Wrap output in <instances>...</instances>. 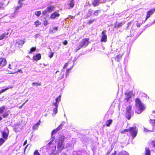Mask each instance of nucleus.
I'll return each mask as SVG.
<instances>
[{"instance_id": "obj_19", "label": "nucleus", "mask_w": 155, "mask_h": 155, "mask_svg": "<svg viewBox=\"0 0 155 155\" xmlns=\"http://www.w3.org/2000/svg\"><path fill=\"white\" fill-rule=\"evenodd\" d=\"M145 150V155H151L150 151L148 147H146Z\"/></svg>"}, {"instance_id": "obj_23", "label": "nucleus", "mask_w": 155, "mask_h": 155, "mask_svg": "<svg viewBox=\"0 0 155 155\" xmlns=\"http://www.w3.org/2000/svg\"><path fill=\"white\" fill-rule=\"evenodd\" d=\"M65 124V123L63 122L61 123L57 128V129L58 130H60L63 127L64 124Z\"/></svg>"}, {"instance_id": "obj_37", "label": "nucleus", "mask_w": 155, "mask_h": 155, "mask_svg": "<svg viewBox=\"0 0 155 155\" xmlns=\"http://www.w3.org/2000/svg\"><path fill=\"white\" fill-rule=\"evenodd\" d=\"M132 94V92H127L125 94V95L127 97H131V94Z\"/></svg>"}, {"instance_id": "obj_56", "label": "nucleus", "mask_w": 155, "mask_h": 155, "mask_svg": "<svg viewBox=\"0 0 155 155\" xmlns=\"http://www.w3.org/2000/svg\"><path fill=\"white\" fill-rule=\"evenodd\" d=\"M150 122H152L153 121H154V122L153 123H151L153 125L154 124V123L155 122V119L153 120L150 119Z\"/></svg>"}, {"instance_id": "obj_12", "label": "nucleus", "mask_w": 155, "mask_h": 155, "mask_svg": "<svg viewBox=\"0 0 155 155\" xmlns=\"http://www.w3.org/2000/svg\"><path fill=\"white\" fill-rule=\"evenodd\" d=\"M55 8V6L54 5H51L48 7L46 9L48 10V13H51L52 11L54 10Z\"/></svg>"}, {"instance_id": "obj_27", "label": "nucleus", "mask_w": 155, "mask_h": 155, "mask_svg": "<svg viewBox=\"0 0 155 155\" xmlns=\"http://www.w3.org/2000/svg\"><path fill=\"white\" fill-rule=\"evenodd\" d=\"M144 131L145 132H152L153 131V129L152 128H148L147 129L144 128Z\"/></svg>"}, {"instance_id": "obj_57", "label": "nucleus", "mask_w": 155, "mask_h": 155, "mask_svg": "<svg viewBox=\"0 0 155 155\" xmlns=\"http://www.w3.org/2000/svg\"><path fill=\"white\" fill-rule=\"evenodd\" d=\"M130 98V97H127L125 98V100H126L128 102Z\"/></svg>"}, {"instance_id": "obj_17", "label": "nucleus", "mask_w": 155, "mask_h": 155, "mask_svg": "<svg viewBox=\"0 0 155 155\" xmlns=\"http://www.w3.org/2000/svg\"><path fill=\"white\" fill-rule=\"evenodd\" d=\"M69 5V9L73 8L74 5V0H71L69 3L68 4Z\"/></svg>"}, {"instance_id": "obj_24", "label": "nucleus", "mask_w": 155, "mask_h": 155, "mask_svg": "<svg viewBox=\"0 0 155 155\" xmlns=\"http://www.w3.org/2000/svg\"><path fill=\"white\" fill-rule=\"evenodd\" d=\"M118 155H129L128 153L126 151H122L119 152Z\"/></svg>"}, {"instance_id": "obj_3", "label": "nucleus", "mask_w": 155, "mask_h": 155, "mask_svg": "<svg viewBox=\"0 0 155 155\" xmlns=\"http://www.w3.org/2000/svg\"><path fill=\"white\" fill-rule=\"evenodd\" d=\"M129 130L130 135L132 136L133 138H134L137 134V129L136 127L134 126L130 127Z\"/></svg>"}, {"instance_id": "obj_5", "label": "nucleus", "mask_w": 155, "mask_h": 155, "mask_svg": "<svg viewBox=\"0 0 155 155\" xmlns=\"http://www.w3.org/2000/svg\"><path fill=\"white\" fill-rule=\"evenodd\" d=\"M89 40V39L88 38H85L83 39L81 42L80 47L78 48L77 50V51L79 50L81 48L83 47H86L87 46L88 44Z\"/></svg>"}, {"instance_id": "obj_41", "label": "nucleus", "mask_w": 155, "mask_h": 155, "mask_svg": "<svg viewBox=\"0 0 155 155\" xmlns=\"http://www.w3.org/2000/svg\"><path fill=\"white\" fill-rule=\"evenodd\" d=\"M95 21L94 19H91L88 20L87 22V24L89 25L91 24L93 22H94Z\"/></svg>"}, {"instance_id": "obj_15", "label": "nucleus", "mask_w": 155, "mask_h": 155, "mask_svg": "<svg viewBox=\"0 0 155 155\" xmlns=\"http://www.w3.org/2000/svg\"><path fill=\"white\" fill-rule=\"evenodd\" d=\"M125 116L128 120H130L131 118V112H126Z\"/></svg>"}, {"instance_id": "obj_40", "label": "nucleus", "mask_w": 155, "mask_h": 155, "mask_svg": "<svg viewBox=\"0 0 155 155\" xmlns=\"http://www.w3.org/2000/svg\"><path fill=\"white\" fill-rule=\"evenodd\" d=\"M63 77L64 74L62 73H61L60 75L58 76V78L59 79H61L63 78Z\"/></svg>"}, {"instance_id": "obj_10", "label": "nucleus", "mask_w": 155, "mask_h": 155, "mask_svg": "<svg viewBox=\"0 0 155 155\" xmlns=\"http://www.w3.org/2000/svg\"><path fill=\"white\" fill-rule=\"evenodd\" d=\"M41 58V55L40 53H38L34 55L32 57V60L35 61L40 60Z\"/></svg>"}, {"instance_id": "obj_25", "label": "nucleus", "mask_w": 155, "mask_h": 155, "mask_svg": "<svg viewBox=\"0 0 155 155\" xmlns=\"http://www.w3.org/2000/svg\"><path fill=\"white\" fill-rule=\"evenodd\" d=\"M36 50V48L35 47H32L30 49V51L28 52V53H31L32 52L35 51Z\"/></svg>"}, {"instance_id": "obj_31", "label": "nucleus", "mask_w": 155, "mask_h": 155, "mask_svg": "<svg viewBox=\"0 0 155 155\" xmlns=\"http://www.w3.org/2000/svg\"><path fill=\"white\" fill-rule=\"evenodd\" d=\"M12 87H13L12 86L7 87L5 88V89H2L1 91L2 92V93L3 92L7 90H8L9 89L12 88Z\"/></svg>"}, {"instance_id": "obj_13", "label": "nucleus", "mask_w": 155, "mask_h": 155, "mask_svg": "<svg viewBox=\"0 0 155 155\" xmlns=\"http://www.w3.org/2000/svg\"><path fill=\"white\" fill-rule=\"evenodd\" d=\"M24 39L23 40H19L16 43V44L18 46L21 47L24 44Z\"/></svg>"}, {"instance_id": "obj_36", "label": "nucleus", "mask_w": 155, "mask_h": 155, "mask_svg": "<svg viewBox=\"0 0 155 155\" xmlns=\"http://www.w3.org/2000/svg\"><path fill=\"white\" fill-rule=\"evenodd\" d=\"M6 34L5 33H3L0 36V40L3 39L5 38L6 36Z\"/></svg>"}, {"instance_id": "obj_42", "label": "nucleus", "mask_w": 155, "mask_h": 155, "mask_svg": "<svg viewBox=\"0 0 155 155\" xmlns=\"http://www.w3.org/2000/svg\"><path fill=\"white\" fill-rule=\"evenodd\" d=\"M33 155H40L38 150H36L34 152Z\"/></svg>"}, {"instance_id": "obj_43", "label": "nucleus", "mask_w": 155, "mask_h": 155, "mask_svg": "<svg viewBox=\"0 0 155 155\" xmlns=\"http://www.w3.org/2000/svg\"><path fill=\"white\" fill-rule=\"evenodd\" d=\"M71 69V68H69L68 69L66 70V76H67L68 75L69 73L70 72V71Z\"/></svg>"}, {"instance_id": "obj_6", "label": "nucleus", "mask_w": 155, "mask_h": 155, "mask_svg": "<svg viewBox=\"0 0 155 155\" xmlns=\"http://www.w3.org/2000/svg\"><path fill=\"white\" fill-rule=\"evenodd\" d=\"M106 30H104L102 32L101 39V42H106L107 41V37L106 34Z\"/></svg>"}, {"instance_id": "obj_32", "label": "nucleus", "mask_w": 155, "mask_h": 155, "mask_svg": "<svg viewBox=\"0 0 155 155\" xmlns=\"http://www.w3.org/2000/svg\"><path fill=\"white\" fill-rule=\"evenodd\" d=\"M129 128L128 129H124L123 130L121 131L120 132V133L121 134H123L125 133L126 132H129Z\"/></svg>"}, {"instance_id": "obj_47", "label": "nucleus", "mask_w": 155, "mask_h": 155, "mask_svg": "<svg viewBox=\"0 0 155 155\" xmlns=\"http://www.w3.org/2000/svg\"><path fill=\"white\" fill-rule=\"evenodd\" d=\"M49 24L48 21L47 20H45L44 21L43 24L44 25L46 26Z\"/></svg>"}, {"instance_id": "obj_48", "label": "nucleus", "mask_w": 155, "mask_h": 155, "mask_svg": "<svg viewBox=\"0 0 155 155\" xmlns=\"http://www.w3.org/2000/svg\"><path fill=\"white\" fill-rule=\"evenodd\" d=\"M53 55H54V53H53V52H50V54L48 56V57L50 58H52L53 57Z\"/></svg>"}, {"instance_id": "obj_63", "label": "nucleus", "mask_w": 155, "mask_h": 155, "mask_svg": "<svg viewBox=\"0 0 155 155\" xmlns=\"http://www.w3.org/2000/svg\"><path fill=\"white\" fill-rule=\"evenodd\" d=\"M28 145H29V144H27L25 146V148L24 149V153L25 152L26 149L27 148V147L28 146Z\"/></svg>"}, {"instance_id": "obj_52", "label": "nucleus", "mask_w": 155, "mask_h": 155, "mask_svg": "<svg viewBox=\"0 0 155 155\" xmlns=\"http://www.w3.org/2000/svg\"><path fill=\"white\" fill-rule=\"evenodd\" d=\"M38 126L36 124L34 125L33 126V129H36L38 128Z\"/></svg>"}, {"instance_id": "obj_50", "label": "nucleus", "mask_w": 155, "mask_h": 155, "mask_svg": "<svg viewBox=\"0 0 155 155\" xmlns=\"http://www.w3.org/2000/svg\"><path fill=\"white\" fill-rule=\"evenodd\" d=\"M4 4L2 2H0V9H2L4 8Z\"/></svg>"}, {"instance_id": "obj_61", "label": "nucleus", "mask_w": 155, "mask_h": 155, "mask_svg": "<svg viewBox=\"0 0 155 155\" xmlns=\"http://www.w3.org/2000/svg\"><path fill=\"white\" fill-rule=\"evenodd\" d=\"M140 23H137L136 24V26L137 27H139V28L140 27Z\"/></svg>"}, {"instance_id": "obj_55", "label": "nucleus", "mask_w": 155, "mask_h": 155, "mask_svg": "<svg viewBox=\"0 0 155 155\" xmlns=\"http://www.w3.org/2000/svg\"><path fill=\"white\" fill-rule=\"evenodd\" d=\"M18 3L20 5H21V6L22 7V5H23V3L21 2V0H19L18 1Z\"/></svg>"}, {"instance_id": "obj_14", "label": "nucleus", "mask_w": 155, "mask_h": 155, "mask_svg": "<svg viewBox=\"0 0 155 155\" xmlns=\"http://www.w3.org/2000/svg\"><path fill=\"white\" fill-rule=\"evenodd\" d=\"M100 2L98 0H94L92 2V4L93 6L96 7L99 5Z\"/></svg>"}, {"instance_id": "obj_2", "label": "nucleus", "mask_w": 155, "mask_h": 155, "mask_svg": "<svg viewBox=\"0 0 155 155\" xmlns=\"http://www.w3.org/2000/svg\"><path fill=\"white\" fill-rule=\"evenodd\" d=\"M64 139L65 137L64 135H59L57 145L58 150L59 152H61L63 149L65 148L64 143Z\"/></svg>"}, {"instance_id": "obj_16", "label": "nucleus", "mask_w": 155, "mask_h": 155, "mask_svg": "<svg viewBox=\"0 0 155 155\" xmlns=\"http://www.w3.org/2000/svg\"><path fill=\"white\" fill-rule=\"evenodd\" d=\"M113 120L112 119H109L107 120L106 122V124L105 125L107 127H109L110 126V124L112 123Z\"/></svg>"}, {"instance_id": "obj_29", "label": "nucleus", "mask_w": 155, "mask_h": 155, "mask_svg": "<svg viewBox=\"0 0 155 155\" xmlns=\"http://www.w3.org/2000/svg\"><path fill=\"white\" fill-rule=\"evenodd\" d=\"M34 24L35 27H37L39 25L41 24V23L39 21L37 20L35 22Z\"/></svg>"}, {"instance_id": "obj_9", "label": "nucleus", "mask_w": 155, "mask_h": 155, "mask_svg": "<svg viewBox=\"0 0 155 155\" xmlns=\"http://www.w3.org/2000/svg\"><path fill=\"white\" fill-rule=\"evenodd\" d=\"M7 64L5 58H0V67H3L5 66Z\"/></svg>"}, {"instance_id": "obj_46", "label": "nucleus", "mask_w": 155, "mask_h": 155, "mask_svg": "<svg viewBox=\"0 0 155 155\" xmlns=\"http://www.w3.org/2000/svg\"><path fill=\"white\" fill-rule=\"evenodd\" d=\"M53 113L55 114H56L58 112V107H55L53 109Z\"/></svg>"}, {"instance_id": "obj_33", "label": "nucleus", "mask_w": 155, "mask_h": 155, "mask_svg": "<svg viewBox=\"0 0 155 155\" xmlns=\"http://www.w3.org/2000/svg\"><path fill=\"white\" fill-rule=\"evenodd\" d=\"M5 140L2 138H0V146L3 144L5 142Z\"/></svg>"}, {"instance_id": "obj_38", "label": "nucleus", "mask_w": 155, "mask_h": 155, "mask_svg": "<svg viewBox=\"0 0 155 155\" xmlns=\"http://www.w3.org/2000/svg\"><path fill=\"white\" fill-rule=\"evenodd\" d=\"M58 131V130L57 128L54 129L51 132L52 135H53L54 134H55Z\"/></svg>"}, {"instance_id": "obj_51", "label": "nucleus", "mask_w": 155, "mask_h": 155, "mask_svg": "<svg viewBox=\"0 0 155 155\" xmlns=\"http://www.w3.org/2000/svg\"><path fill=\"white\" fill-rule=\"evenodd\" d=\"M68 63H65L64 64V66L63 67V68L64 69V68H66L68 66Z\"/></svg>"}, {"instance_id": "obj_64", "label": "nucleus", "mask_w": 155, "mask_h": 155, "mask_svg": "<svg viewBox=\"0 0 155 155\" xmlns=\"http://www.w3.org/2000/svg\"><path fill=\"white\" fill-rule=\"evenodd\" d=\"M110 151H108L107 152V155H109V154H110Z\"/></svg>"}, {"instance_id": "obj_53", "label": "nucleus", "mask_w": 155, "mask_h": 155, "mask_svg": "<svg viewBox=\"0 0 155 155\" xmlns=\"http://www.w3.org/2000/svg\"><path fill=\"white\" fill-rule=\"evenodd\" d=\"M63 44L64 45H66L68 44V41L67 40H65L63 42H62Z\"/></svg>"}, {"instance_id": "obj_58", "label": "nucleus", "mask_w": 155, "mask_h": 155, "mask_svg": "<svg viewBox=\"0 0 155 155\" xmlns=\"http://www.w3.org/2000/svg\"><path fill=\"white\" fill-rule=\"evenodd\" d=\"M41 122V121L40 120H39L38 122L36 124H35L37 126H38L40 124Z\"/></svg>"}, {"instance_id": "obj_39", "label": "nucleus", "mask_w": 155, "mask_h": 155, "mask_svg": "<svg viewBox=\"0 0 155 155\" xmlns=\"http://www.w3.org/2000/svg\"><path fill=\"white\" fill-rule=\"evenodd\" d=\"M41 14V11H39L37 12H35V14L38 17Z\"/></svg>"}, {"instance_id": "obj_8", "label": "nucleus", "mask_w": 155, "mask_h": 155, "mask_svg": "<svg viewBox=\"0 0 155 155\" xmlns=\"http://www.w3.org/2000/svg\"><path fill=\"white\" fill-rule=\"evenodd\" d=\"M155 12V8L151 9L147 12V14L145 18V20L149 18L150 16L152 15Z\"/></svg>"}, {"instance_id": "obj_45", "label": "nucleus", "mask_w": 155, "mask_h": 155, "mask_svg": "<svg viewBox=\"0 0 155 155\" xmlns=\"http://www.w3.org/2000/svg\"><path fill=\"white\" fill-rule=\"evenodd\" d=\"M21 7L22 6H21V5L17 6L15 8V11L17 12L18 10L21 8Z\"/></svg>"}, {"instance_id": "obj_34", "label": "nucleus", "mask_w": 155, "mask_h": 155, "mask_svg": "<svg viewBox=\"0 0 155 155\" xmlns=\"http://www.w3.org/2000/svg\"><path fill=\"white\" fill-rule=\"evenodd\" d=\"M61 95H59L55 99V101L56 102H58L61 101Z\"/></svg>"}, {"instance_id": "obj_21", "label": "nucleus", "mask_w": 155, "mask_h": 155, "mask_svg": "<svg viewBox=\"0 0 155 155\" xmlns=\"http://www.w3.org/2000/svg\"><path fill=\"white\" fill-rule=\"evenodd\" d=\"M117 22H115V24L114 25V27L115 28H118L120 27L122 25L123 23L122 22H120L118 23L117 25Z\"/></svg>"}, {"instance_id": "obj_30", "label": "nucleus", "mask_w": 155, "mask_h": 155, "mask_svg": "<svg viewBox=\"0 0 155 155\" xmlns=\"http://www.w3.org/2000/svg\"><path fill=\"white\" fill-rule=\"evenodd\" d=\"M8 111H7L3 114H2V116L3 118H5L7 117L9 115V113H8Z\"/></svg>"}, {"instance_id": "obj_28", "label": "nucleus", "mask_w": 155, "mask_h": 155, "mask_svg": "<svg viewBox=\"0 0 155 155\" xmlns=\"http://www.w3.org/2000/svg\"><path fill=\"white\" fill-rule=\"evenodd\" d=\"M5 109V107L4 106H2L0 107V114L2 113L4 110Z\"/></svg>"}, {"instance_id": "obj_44", "label": "nucleus", "mask_w": 155, "mask_h": 155, "mask_svg": "<svg viewBox=\"0 0 155 155\" xmlns=\"http://www.w3.org/2000/svg\"><path fill=\"white\" fill-rule=\"evenodd\" d=\"M48 13V12L46 9L45 10L42 12V14L43 15H46Z\"/></svg>"}, {"instance_id": "obj_4", "label": "nucleus", "mask_w": 155, "mask_h": 155, "mask_svg": "<svg viewBox=\"0 0 155 155\" xmlns=\"http://www.w3.org/2000/svg\"><path fill=\"white\" fill-rule=\"evenodd\" d=\"M9 130L7 127L4 128V130L2 131V137L4 139L6 140L8 138L9 135Z\"/></svg>"}, {"instance_id": "obj_59", "label": "nucleus", "mask_w": 155, "mask_h": 155, "mask_svg": "<svg viewBox=\"0 0 155 155\" xmlns=\"http://www.w3.org/2000/svg\"><path fill=\"white\" fill-rule=\"evenodd\" d=\"M25 104V102L21 106H19L18 107V108H21L22 106L24 105Z\"/></svg>"}, {"instance_id": "obj_1", "label": "nucleus", "mask_w": 155, "mask_h": 155, "mask_svg": "<svg viewBox=\"0 0 155 155\" xmlns=\"http://www.w3.org/2000/svg\"><path fill=\"white\" fill-rule=\"evenodd\" d=\"M135 105L137 108L135 110V112L138 114H140L145 109L146 107L139 98H136L135 100Z\"/></svg>"}, {"instance_id": "obj_35", "label": "nucleus", "mask_w": 155, "mask_h": 155, "mask_svg": "<svg viewBox=\"0 0 155 155\" xmlns=\"http://www.w3.org/2000/svg\"><path fill=\"white\" fill-rule=\"evenodd\" d=\"M32 85H33V86H35V85H36V86H40L41 85L40 83L36 82H33L32 83Z\"/></svg>"}, {"instance_id": "obj_20", "label": "nucleus", "mask_w": 155, "mask_h": 155, "mask_svg": "<svg viewBox=\"0 0 155 155\" xmlns=\"http://www.w3.org/2000/svg\"><path fill=\"white\" fill-rule=\"evenodd\" d=\"M58 27H55L54 28H53V30L51 29H50L49 30V32L51 33H54L56 31H57L58 30Z\"/></svg>"}, {"instance_id": "obj_26", "label": "nucleus", "mask_w": 155, "mask_h": 155, "mask_svg": "<svg viewBox=\"0 0 155 155\" xmlns=\"http://www.w3.org/2000/svg\"><path fill=\"white\" fill-rule=\"evenodd\" d=\"M101 10L100 9L96 10L94 12V15L95 16H97L98 15V14L99 13H101Z\"/></svg>"}, {"instance_id": "obj_62", "label": "nucleus", "mask_w": 155, "mask_h": 155, "mask_svg": "<svg viewBox=\"0 0 155 155\" xmlns=\"http://www.w3.org/2000/svg\"><path fill=\"white\" fill-rule=\"evenodd\" d=\"M116 151H115L113 153H112L111 154V155H116Z\"/></svg>"}, {"instance_id": "obj_11", "label": "nucleus", "mask_w": 155, "mask_h": 155, "mask_svg": "<svg viewBox=\"0 0 155 155\" xmlns=\"http://www.w3.org/2000/svg\"><path fill=\"white\" fill-rule=\"evenodd\" d=\"M59 15L60 14L58 13L55 12L51 14L50 18H51L54 19L56 17L59 16Z\"/></svg>"}, {"instance_id": "obj_54", "label": "nucleus", "mask_w": 155, "mask_h": 155, "mask_svg": "<svg viewBox=\"0 0 155 155\" xmlns=\"http://www.w3.org/2000/svg\"><path fill=\"white\" fill-rule=\"evenodd\" d=\"M18 72H19L21 73H22L23 71L21 69H19L17 71V72L16 73H17Z\"/></svg>"}, {"instance_id": "obj_22", "label": "nucleus", "mask_w": 155, "mask_h": 155, "mask_svg": "<svg viewBox=\"0 0 155 155\" xmlns=\"http://www.w3.org/2000/svg\"><path fill=\"white\" fill-rule=\"evenodd\" d=\"M132 109V106L130 105L126 107V112H131V111Z\"/></svg>"}, {"instance_id": "obj_49", "label": "nucleus", "mask_w": 155, "mask_h": 155, "mask_svg": "<svg viewBox=\"0 0 155 155\" xmlns=\"http://www.w3.org/2000/svg\"><path fill=\"white\" fill-rule=\"evenodd\" d=\"M57 103L55 101V103H53L52 104L54 106L56 107H58V105Z\"/></svg>"}, {"instance_id": "obj_18", "label": "nucleus", "mask_w": 155, "mask_h": 155, "mask_svg": "<svg viewBox=\"0 0 155 155\" xmlns=\"http://www.w3.org/2000/svg\"><path fill=\"white\" fill-rule=\"evenodd\" d=\"M122 55L119 54L117 55L115 58V60L117 61H119L120 59L122 58Z\"/></svg>"}, {"instance_id": "obj_60", "label": "nucleus", "mask_w": 155, "mask_h": 155, "mask_svg": "<svg viewBox=\"0 0 155 155\" xmlns=\"http://www.w3.org/2000/svg\"><path fill=\"white\" fill-rule=\"evenodd\" d=\"M27 141V140H25V141H24V143H23V146H24L26 144Z\"/></svg>"}, {"instance_id": "obj_7", "label": "nucleus", "mask_w": 155, "mask_h": 155, "mask_svg": "<svg viewBox=\"0 0 155 155\" xmlns=\"http://www.w3.org/2000/svg\"><path fill=\"white\" fill-rule=\"evenodd\" d=\"M53 141V140H52L48 143L47 146L48 149L54 150L56 149V146L54 143H52Z\"/></svg>"}]
</instances>
